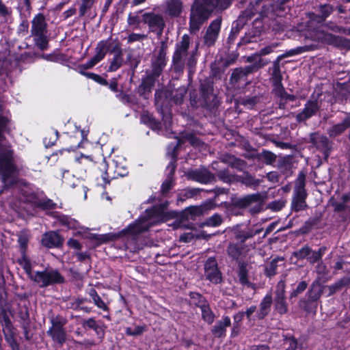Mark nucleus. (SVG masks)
Listing matches in <instances>:
<instances>
[{
  "instance_id": "nucleus-1",
  "label": "nucleus",
  "mask_w": 350,
  "mask_h": 350,
  "mask_svg": "<svg viewBox=\"0 0 350 350\" xmlns=\"http://www.w3.org/2000/svg\"><path fill=\"white\" fill-rule=\"evenodd\" d=\"M109 51H110L111 53H114V56L110 61V65L107 70L109 72L116 71L123 64V55L119 43L117 42L114 45H112L110 40L99 42L95 49V55L85 64H81L79 68L87 70L93 68L104 59Z\"/></svg>"
},
{
  "instance_id": "nucleus-2",
  "label": "nucleus",
  "mask_w": 350,
  "mask_h": 350,
  "mask_svg": "<svg viewBox=\"0 0 350 350\" xmlns=\"http://www.w3.org/2000/svg\"><path fill=\"white\" fill-rule=\"evenodd\" d=\"M232 0H195L191 7L189 29L195 32L208 18L211 11L215 5L226 8Z\"/></svg>"
},
{
  "instance_id": "nucleus-3",
  "label": "nucleus",
  "mask_w": 350,
  "mask_h": 350,
  "mask_svg": "<svg viewBox=\"0 0 350 350\" xmlns=\"http://www.w3.org/2000/svg\"><path fill=\"white\" fill-rule=\"evenodd\" d=\"M14 172L15 167L12 163V151L10 148L0 146V174L5 187L16 183Z\"/></svg>"
},
{
  "instance_id": "nucleus-4",
  "label": "nucleus",
  "mask_w": 350,
  "mask_h": 350,
  "mask_svg": "<svg viewBox=\"0 0 350 350\" xmlns=\"http://www.w3.org/2000/svg\"><path fill=\"white\" fill-rule=\"evenodd\" d=\"M31 280L41 288L62 284L65 281L59 271L52 268H46L42 271H35V274L31 276Z\"/></svg>"
},
{
  "instance_id": "nucleus-5",
  "label": "nucleus",
  "mask_w": 350,
  "mask_h": 350,
  "mask_svg": "<svg viewBox=\"0 0 350 350\" xmlns=\"http://www.w3.org/2000/svg\"><path fill=\"white\" fill-rule=\"evenodd\" d=\"M157 221L154 208L146 210L144 215H142L133 224L129 225L126 230L132 235H137L148 230L151 226L156 225Z\"/></svg>"
},
{
  "instance_id": "nucleus-6",
  "label": "nucleus",
  "mask_w": 350,
  "mask_h": 350,
  "mask_svg": "<svg viewBox=\"0 0 350 350\" xmlns=\"http://www.w3.org/2000/svg\"><path fill=\"white\" fill-rule=\"evenodd\" d=\"M167 44L164 41H162L160 46L155 49L151 63V74L153 77H159L165 67L167 62Z\"/></svg>"
},
{
  "instance_id": "nucleus-7",
  "label": "nucleus",
  "mask_w": 350,
  "mask_h": 350,
  "mask_svg": "<svg viewBox=\"0 0 350 350\" xmlns=\"http://www.w3.org/2000/svg\"><path fill=\"white\" fill-rule=\"evenodd\" d=\"M307 193L305 189V176L300 174L297 180L294 191V196L291 203L292 210L296 212L305 209L307 206L306 198Z\"/></svg>"
},
{
  "instance_id": "nucleus-8",
  "label": "nucleus",
  "mask_w": 350,
  "mask_h": 350,
  "mask_svg": "<svg viewBox=\"0 0 350 350\" xmlns=\"http://www.w3.org/2000/svg\"><path fill=\"white\" fill-rule=\"evenodd\" d=\"M143 22L148 26L150 32L156 33L158 36L163 34L165 22L161 14L154 12H146L142 15Z\"/></svg>"
},
{
  "instance_id": "nucleus-9",
  "label": "nucleus",
  "mask_w": 350,
  "mask_h": 350,
  "mask_svg": "<svg viewBox=\"0 0 350 350\" xmlns=\"http://www.w3.org/2000/svg\"><path fill=\"white\" fill-rule=\"evenodd\" d=\"M190 44V38L188 35L182 36L180 42L176 44V48L174 53L172 62L175 65L183 66L185 64L188 55V49Z\"/></svg>"
},
{
  "instance_id": "nucleus-10",
  "label": "nucleus",
  "mask_w": 350,
  "mask_h": 350,
  "mask_svg": "<svg viewBox=\"0 0 350 350\" xmlns=\"http://www.w3.org/2000/svg\"><path fill=\"white\" fill-rule=\"evenodd\" d=\"M323 291V288L319 282H313L306 295L307 299L299 301L300 307L307 312H311L310 304L317 301L321 297Z\"/></svg>"
},
{
  "instance_id": "nucleus-11",
  "label": "nucleus",
  "mask_w": 350,
  "mask_h": 350,
  "mask_svg": "<svg viewBox=\"0 0 350 350\" xmlns=\"http://www.w3.org/2000/svg\"><path fill=\"white\" fill-rule=\"evenodd\" d=\"M262 202V196L259 193H253L246 195L242 198L237 199L234 202V205L239 208H246L253 204H256L254 207L251 210L252 213L260 211L261 203Z\"/></svg>"
},
{
  "instance_id": "nucleus-12",
  "label": "nucleus",
  "mask_w": 350,
  "mask_h": 350,
  "mask_svg": "<svg viewBox=\"0 0 350 350\" xmlns=\"http://www.w3.org/2000/svg\"><path fill=\"white\" fill-rule=\"evenodd\" d=\"M204 275L207 280L213 284L221 282V273L218 269L217 263L215 258L210 257L204 265Z\"/></svg>"
},
{
  "instance_id": "nucleus-13",
  "label": "nucleus",
  "mask_w": 350,
  "mask_h": 350,
  "mask_svg": "<svg viewBox=\"0 0 350 350\" xmlns=\"http://www.w3.org/2000/svg\"><path fill=\"white\" fill-rule=\"evenodd\" d=\"M192 298L198 299V302L195 304L201 309L202 319L208 325L212 324L215 320V314L210 308L207 301L198 293H193Z\"/></svg>"
},
{
  "instance_id": "nucleus-14",
  "label": "nucleus",
  "mask_w": 350,
  "mask_h": 350,
  "mask_svg": "<svg viewBox=\"0 0 350 350\" xmlns=\"http://www.w3.org/2000/svg\"><path fill=\"white\" fill-rule=\"evenodd\" d=\"M221 23V19L217 18L214 20L207 28L204 36V44L207 46H213L215 44L220 31Z\"/></svg>"
},
{
  "instance_id": "nucleus-15",
  "label": "nucleus",
  "mask_w": 350,
  "mask_h": 350,
  "mask_svg": "<svg viewBox=\"0 0 350 350\" xmlns=\"http://www.w3.org/2000/svg\"><path fill=\"white\" fill-rule=\"evenodd\" d=\"M64 239L56 231H49L42 235V245L47 248L58 247L63 244Z\"/></svg>"
},
{
  "instance_id": "nucleus-16",
  "label": "nucleus",
  "mask_w": 350,
  "mask_h": 350,
  "mask_svg": "<svg viewBox=\"0 0 350 350\" xmlns=\"http://www.w3.org/2000/svg\"><path fill=\"white\" fill-rule=\"evenodd\" d=\"M299 49H292L277 57L275 61L273 62L272 67L271 79L273 82H280L282 80V76L281 75L280 68V62L285 57L293 56L299 53Z\"/></svg>"
},
{
  "instance_id": "nucleus-17",
  "label": "nucleus",
  "mask_w": 350,
  "mask_h": 350,
  "mask_svg": "<svg viewBox=\"0 0 350 350\" xmlns=\"http://www.w3.org/2000/svg\"><path fill=\"white\" fill-rule=\"evenodd\" d=\"M319 39L325 40L332 45L350 50V39L321 32Z\"/></svg>"
},
{
  "instance_id": "nucleus-18",
  "label": "nucleus",
  "mask_w": 350,
  "mask_h": 350,
  "mask_svg": "<svg viewBox=\"0 0 350 350\" xmlns=\"http://www.w3.org/2000/svg\"><path fill=\"white\" fill-rule=\"evenodd\" d=\"M164 13L170 17H178L183 10V3L181 0H166L163 4Z\"/></svg>"
},
{
  "instance_id": "nucleus-19",
  "label": "nucleus",
  "mask_w": 350,
  "mask_h": 350,
  "mask_svg": "<svg viewBox=\"0 0 350 350\" xmlns=\"http://www.w3.org/2000/svg\"><path fill=\"white\" fill-rule=\"evenodd\" d=\"M254 244L239 246L237 244L231 243L228 247L227 252L230 257L234 260H238L245 257L248 252L252 248H254Z\"/></svg>"
},
{
  "instance_id": "nucleus-20",
  "label": "nucleus",
  "mask_w": 350,
  "mask_h": 350,
  "mask_svg": "<svg viewBox=\"0 0 350 350\" xmlns=\"http://www.w3.org/2000/svg\"><path fill=\"white\" fill-rule=\"evenodd\" d=\"M319 107L317 100H308L303 110L296 116V120L300 122L309 119L317 112Z\"/></svg>"
},
{
  "instance_id": "nucleus-21",
  "label": "nucleus",
  "mask_w": 350,
  "mask_h": 350,
  "mask_svg": "<svg viewBox=\"0 0 350 350\" xmlns=\"http://www.w3.org/2000/svg\"><path fill=\"white\" fill-rule=\"evenodd\" d=\"M47 33V23L45 16L42 14H36L31 21V33L33 35H42Z\"/></svg>"
},
{
  "instance_id": "nucleus-22",
  "label": "nucleus",
  "mask_w": 350,
  "mask_h": 350,
  "mask_svg": "<svg viewBox=\"0 0 350 350\" xmlns=\"http://www.w3.org/2000/svg\"><path fill=\"white\" fill-rule=\"evenodd\" d=\"M163 96H166V93H163V92H157L155 94V105L157 106V110L162 114L163 121L166 129H169L171 126L172 122V115L170 112L164 111L162 98Z\"/></svg>"
},
{
  "instance_id": "nucleus-23",
  "label": "nucleus",
  "mask_w": 350,
  "mask_h": 350,
  "mask_svg": "<svg viewBox=\"0 0 350 350\" xmlns=\"http://www.w3.org/2000/svg\"><path fill=\"white\" fill-rule=\"evenodd\" d=\"M285 298L284 286L282 284L278 285L275 297V308L281 314H285L288 311Z\"/></svg>"
},
{
  "instance_id": "nucleus-24",
  "label": "nucleus",
  "mask_w": 350,
  "mask_h": 350,
  "mask_svg": "<svg viewBox=\"0 0 350 350\" xmlns=\"http://www.w3.org/2000/svg\"><path fill=\"white\" fill-rule=\"evenodd\" d=\"M334 10L333 5L327 3L321 4L318 8V13L312 14L310 19L319 23H323L333 13Z\"/></svg>"
},
{
  "instance_id": "nucleus-25",
  "label": "nucleus",
  "mask_w": 350,
  "mask_h": 350,
  "mask_svg": "<svg viewBox=\"0 0 350 350\" xmlns=\"http://www.w3.org/2000/svg\"><path fill=\"white\" fill-rule=\"evenodd\" d=\"M51 323L53 327L49 329L47 333L54 340L62 345L66 341V334L62 327L64 323H57L54 319L51 320Z\"/></svg>"
},
{
  "instance_id": "nucleus-26",
  "label": "nucleus",
  "mask_w": 350,
  "mask_h": 350,
  "mask_svg": "<svg viewBox=\"0 0 350 350\" xmlns=\"http://www.w3.org/2000/svg\"><path fill=\"white\" fill-rule=\"evenodd\" d=\"M231 325V320L229 317L224 316L221 319L218 321L211 329L212 334L216 338H223L226 336V328Z\"/></svg>"
},
{
  "instance_id": "nucleus-27",
  "label": "nucleus",
  "mask_w": 350,
  "mask_h": 350,
  "mask_svg": "<svg viewBox=\"0 0 350 350\" xmlns=\"http://www.w3.org/2000/svg\"><path fill=\"white\" fill-rule=\"evenodd\" d=\"M190 177L198 182L208 183L214 179V176L206 169H199L192 171Z\"/></svg>"
},
{
  "instance_id": "nucleus-28",
  "label": "nucleus",
  "mask_w": 350,
  "mask_h": 350,
  "mask_svg": "<svg viewBox=\"0 0 350 350\" xmlns=\"http://www.w3.org/2000/svg\"><path fill=\"white\" fill-rule=\"evenodd\" d=\"M271 304H272L271 295L267 294L262 299V300L261 301V302L260 304L259 309L256 312V317L258 319H262L266 316H267L270 312Z\"/></svg>"
},
{
  "instance_id": "nucleus-29",
  "label": "nucleus",
  "mask_w": 350,
  "mask_h": 350,
  "mask_svg": "<svg viewBox=\"0 0 350 350\" xmlns=\"http://www.w3.org/2000/svg\"><path fill=\"white\" fill-rule=\"evenodd\" d=\"M324 28H326L328 30H330V31H332L334 32H336V33H340L341 31L343 30V27H340L338 25H336L335 23H334L333 21H328L325 23H324L321 27V29H317L314 35V39L316 40H318V41H320V42H325V43H327L328 44L327 42L325 41V40H320L319 39V36L321 32H324L325 33H329V34H331L332 33H327L326 31H325V30L323 29ZM332 36H334L332 34ZM329 44H331L330 43H329Z\"/></svg>"
},
{
  "instance_id": "nucleus-30",
  "label": "nucleus",
  "mask_w": 350,
  "mask_h": 350,
  "mask_svg": "<svg viewBox=\"0 0 350 350\" xmlns=\"http://www.w3.org/2000/svg\"><path fill=\"white\" fill-rule=\"evenodd\" d=\"M259 232V230H254L251 228L247 227L243 229L236 230L234 231V237L241 243H243L245 241L252 238Z\"/></svg>"
},
{
  "instance_id": "nucleus-31",
  "label": "nucleus",
  "mask_w": 350,
  "mask_h": 350,
  "mask_svg": "<svg viewBox=\"0 0 350 350\" xmlns=\"http://www.w3.org/2000/svg\"><path fill=\"white\" fill-rule=\"evenodd\" d=\"M176 147L174 148V150H176ZM175 150H174V152L172 153V160L171 161L170 165L167 166V169L169 170V175L167 176V179L162 184L161 186V191L162 192L167 193L172 187V176L174 174V170H175V165L174 163L176 162L175 157L176 154L174 152Z\"/></svg>"
},
{
  "instance_id": "nucleus-32",
  "label": "nucleus",
  "mask_w": 350,
  "mask_h": 350,
  "mask_svg": "<svg viewBox=\"0 0 350 350\" xmlns=\"http://www.w3.org/2000/svg\"><path fill=\"white\" fill-rule=\"evenodd\" d=\"M252 66H245L244 68H236L233 70L230 77V83L235 84L239 81L244 79L245 77L252 72Z\"/></svg>"
},
{
  "instance_id": "nucleus-33",
  "label": "nucleus",
  "mask_w": 350,
  "mask_h": 350,
  "mask_svg": "<svg viewBox=\"0 0 350 350\" xmlns=\"http://www.w3.org/2000/svg\"><path fill=\"white\" fill-rule=\"evenodd\" d=\"M310 140L318 149H321L325 152L328 150L329 140L326 137L312 133L310 135Z\"/></svg>"
},
{
  "instance_id": "nucleus-34",
  "label": "nucleus",
  "mask_w": 350,
  "mask_h": 350,
  "mask_svg": "<svg viewBox=\"0 0 350 350\" xmlns=\"http://www.w3.org/2000/svg\"><path fill=\"white\" fill-rule=\"evenodd\" d=\"M247 267V265L244 262L239 264L238 271L239 281L243 286L254 288V285L249 281L247 275L248 269Z\"/></svg>"
},
{
  "instance_id": "nucleus-35",
  "label": "nucleus",
  "mask_w": 350,
  "mask_h": 350,
  "mask_svg": "<svg viewBox=\"0 0 350 350\" xmlns=\"http://www.w3.org/2000/svg\"><path fill=\"white\" fill-rule=\"evenodd\" d=\"M350 127V118H346L341 123L334 125L328 130L330 137H336Z\"/></svg>"
},
{
  "instance_id": "nucleus-36",
  "label": "nucleus",
  "mask_w": 350,
  "mask_h": 350,
  "mask_svg": "<svg viewBox=\"0 0 350 350\" xmlns=\"http://www.w3.org/2000/svg\"><path fill=\"white\" fill-rule=\"evenodd\" d=\"M158 77H153L152 74H150L146 79H144L139 86V92L141 94H146L151 92L152 88L154 86V81Z\"/></svg>"
},
{
  "instance_id": "nucleus-37",
  "label": "nucleus",
  "mask_w": 350,
  "mask_h": 350,
  "mask_svg": "<svg viewBox=\"0 0 350 350\" xmlns=\"http://www.w3.org/2000/svg\"><path fill=\"white\" fill-rule=\"evenodd\" d=\"M21 257L18 259V262L25 271L26 273L31 279V276L35 274V271L31 270V263L30 260L27 258L26 252L21 253Z\"/></svg>"
},
{
  "instance_id": "nucleus-38",
  "label": "nucleus",
  "mask_w": 350,
  "mask_h": 350,
  "mask_svg": "<svg viewBox=\"0 0 350 350\" xmlns=\"http://www.w3.org/2000/svg\"><path fill=\"white\" fill-rule=\"evenodd\" d=\"M240 182L251 189H256L261 183V180L256 179L250 174H245L240 178Z\"/></svg>"
},
{
  "instance_id": "nucleus-39",
  "label": "nucleus",
  "mask_w": 350,
  "mask_h": 350,
  "mask_svg": "<svg viewBox=\"0 0 350 350\" xmlns=\"http://www.w3.org/2000/svg\"><path fill=\"white\" fill-rule=\"evenodd\" d=\"M18 243L20 246L21 253L26 252L27 244L29 241L30 235L25 230L21 231L18 234Z\"/></svg>"
},
{
  "instance_id": "nucleus-40",
  "label": "nucleus",
  "mask_w": 350,
  "mask_h": 350,
  "mask_svg": "<svg viewBox=\"0 0 350 350\" xmlns=\"http://www.w3.org/2000/svg\"><path fill=\"white\" fill-rule=\"evenodd\" d=\"M141 122L148 124L152 129H159L161 128V124L157 122L152 116L148 113H144L141 116Z\"/></svg>"
},
{
  "instance_id": "nucleus-41",
  "label": "nucleus",
  "mask_w": 350,
  "mask_h": 350,
  "mask_svg": "<svg viewBox=\"0 0 350 350\" xmlns=\"http://www.w3.org/2000/svg\"><path fill=\"white\" fill-rule=\"evenodd\" d=\"M89 295L93 300L94 304L98 308L103 310H108V307L106 304L102 300L100 297L98 295L94 289H91L89 292Z\"/></svg>"
},
{
  "instance_id": "nucleus-42",
  "label": "nucleus",
  "mask_w": 350,
  "mask_h": 350,
  "mask_svg": "<svg viewBox=\"0 0 350 350\" xmlns=\"http://www.w3.org/2000/svg\"><path fill=\"white\" fill-rule=\"evenodd\" d=\"M350 284V279L348 278H343L333 285L327 286L329 289V295L334 294L338 291L341 287Z\"/></svg>"
},
{
  "instance_id": "nucleus-43",
  "label": "nucleus",
  "mask_w": 350,
  "mask_h": 350,
  "mask_svg": "<svg viewBox=\"0 0 350 350\" xmlns=\"http://www.w3.org/2000/svg\"><path fill=\"white\" fill-rule=\"evenodd\" d=\"M283 258H278L272 260L265 267V273L267 276L271 277L276 274L278 269V262L282 261Z\"/></svg>"
},
{
  "instance_id": "nucleus-44",
  "label": "nucleus",
  "mask_w": 350,
  "mask_h": 350,
  "mask_svg": "<svg viewBox=\"0 0 350 350\" xmlns=\"http://www.w3.org/2000/svg\"><path fill=\"white\" fill-rule=\"evenodd\" d=\"M34 41L36 44L41 49L45 50L48 46V40L46 33H42V35H33Z\"/></svg>"
},
{
  "instance_id": "nucleus-45",
  "label": "nucleus",
  "mask_w": 350,
  "mask_h": 350,
  "mask_svg": "<svg viewBox=\"0 0 350 350\" xmlns=\"http://www.w3.org/2000/svg\"><path fill=\"white\" fill-rule=\"evenodd\" d=\"M59 221L69 228L77 229L79 227V222L77 220L66 215L61 216Z\"/></svg>"
},
{
  "instance_id": "nucleus-46",
  "label": "nucleus",
  "mask_w": 350,
  "mask_h": 350,
  "mask_svg": "<svg viewBox=\"0 0 350 350\" xmlns=\"http://www.w3.org/2000/svg\"><path fill=\"white\" fill-rule=\"evenodd\" d=\"M259 35H257L256 31L252 30L241 38L240 44H246L248 43L256 42L258 41Z\"/></svg>"
},
{
  "instance_id": "nucleus-47",
  "label": "nucleus",
  "mask_w": 350,
  "mask_h": 350,
  "mask_svg": "<svg viewBox=\"0 0 350 350\" xmlns=\"http://www.w3.org/2000/svg\"><path fill=\"white\" fill-rule=\"evenodd\" d=\"M325 247H321L319 249L318 251H312L311 250V253L308 257V260L313 264L316 262H317L319 260H320L323 254H325Z\"/></svg>"
},
{
  "instance_id": "nucleus-48",
  "label": "nucleus",
  "mask_w": 350,
  "mask_h": 350,
  "mask_svg": "<svg viewBox=\"0 0 350 350\" xmlns=\"http://www.w3.org/2000/svg\"><path fill=\"white\" fill-rule=\"evenodd\" d=\"M35 204L38 207L42 208L43 209L53 208L55 205V203H53V201L49 199L38 200L35 202Z\"/></svg>"
},
{
  "instance_id": "nucleus-49",
  "label": "nucleus",
  "mask_w": 350,
  "mask_h": 350,
  "mask_svg": "<svg viewBox=\"0 0 350 350\" xmlns=\"http://www.w3.org/2000/svg\"><path fill=\"white\" fill-rule=\"evenodd\" d=\"M187 93V90L185 88H180L176 91L175 94L173 96L174 101L177 105H180L183 98Z\"/></svg>"
},
{
  "instance_id": "nucleus-50",
  "label": "nucleus",
  "mask_w": 350,
  "mask_h": 350,
  "mask_svg": "<svg viewBox=\"0 0 350 350\" xmlns=\"http://www.w3.org/2000/svg\"><path fill=\"white\" fill-rule=\"evenodd\" d=\"M222 222L221 217L218 214H215L209 217L206 221V225L211 227H216L219 226Z\"/></svg>"
},
{
  "instance_id": "nucleus-51",
  "label": "nucleus",
  "mask_w": 350,
  "mask_h": 350,
  "mask_svg": "<svg viewBox=\"0 0 350 350\" xmlns=\"http://www.w3.org/2000/svg\"><path fill=\"white\" fill-rule=\"evenodd\" d=\"M286 204V200H278L270 202L268 204V208L273 211H280Z\"/></svg>"
},
{
  "instance_id": "nucleus-52",
  "label": "nucleus",
  "mask_w": 350,
  "mask_h": 350,
  "mask_svg": "<svg viewBox=\"0 0 350 350\" xmlns=\"http://www.w3.org/2000/svg\"><path fill=\"white\" fill-rule=\"evenodd\" d=\"M310 253H311V249L308 246H305V247H302L301 249H300L299 250L295 252L294 255H295V256H296L297 258H299L308 259V257L310 254Z\"/></svg>"
},
{
  "instance_id": "nucleus-53",
  "label": "nucleus",
  "mask_w": 350,
  "mask_h": 350,
  "mask_svg": "<svg viewBox=\"0 0 350 350\" xmlns=\"http://www.w3.org/2000/svg\"><path fill=\"white\" fill-rule=\"evenodd\" d=\"M144 330L145 326H135L134 327H127L126 333L129 336H139L141 335Z\"/></svg>"
},
{
  "instance_id": "nucleus-54",
  "label": "nucleus",
  "mask_w": 350,
  "mask_h": 350,
  "mask_svg": "<svg viewBox=\"0 0 350 350\" xmlns=\"http://www.w3.org/2000/svg\"><path fill=\"white\" fill-rule=\"evenodd\" d=\"M262 157L265 163L267 165H271L276 160V156L269 151H264L262 153Z\"/></svg>"
},
{
  "instance_id": "nucleus-55",
  "label": "nucleus",
  "mask_w": 350,
  "mask_h": 350,
  "mask_svg": "<svg viewBox=\"0 0 350 350\" xmlns=\"http://www.w3.org/2000/svg\"><path fill=\"white\" fill-rule=\"evenodd\" d=\"M58 137V133L57 131H52L51 133H49V139L46 136L44 139V143L46 146H53Z\"/></svg>"
},
{
  "instance_id": "nucleus-56",
  "label": "nucleus",
  "mask_w": 350,
  "mask_h": 350,
  "mask_svg": "<svg viewBox=\"0 0 350 350\" xmlns=\"http://www.w3.org/2000/svg\"><path fill=\"white\" fill-rule=\"evenodd\" d=\"M147 38V36L142 33H132L128 36V43L142 42Z\"/></svg>"
},
{
  "instance_id": "nucleus-57",
  "label": "nucleus",
  "mask_w": 350,
  "mask_h": 350,
  "mask_svg": "<svg viewBox=\"0 0 350 350\" xmlns=\"http://www.w3.org/2000/svg\"><path fill=\"white\" fill-rule=\"evenodd\" d=\"M307 286H308V284L305 281H301L300 282L297 288L293 290L291 294V297H297L299 294L301 293L304 291L306 290V288H307Z\"/></svg>"
},
{
  "instance_id": "nucleus-58",
  "label": "nucleus",
  "mask_w": 350,
  "mask_h": 350,
  "mask_svg": "<svg viewBox=\"0 0 350 350\" xmlns=\"http://www.w3.org/2000/svg\"><path fill=\"white\" fill-rule=\"evenodd\" d=\"M273 83V92H274V94L279 97H281L282 95H285V89L282 84V81Z\"/></svg>"
},
{
  "instance_id": "nucleus-59",
  "label": "nucleus",
  "mask_w": 350,
  "mask_h": 350,
  "mask_svg": "<svg viewBox=\"0 0 350 350\" xmlns=\"http://www.w3.org/2000/svg\"><path fill=\"white\" fill-rule=\"evenodd\" d=\"M278 44H277V43H273L269 46H267L262 48V49H260V51L259 52V55H268V54L272 53L274 51V49L276 47H278Z\"/></svg>"
},
{
  "instance_id": "nucleus-60",
  "label": "nucleus",
  "mask_w": 350,
  "mask_h": 350,
  "mask_svg": "<svg viewBox=\"0 0 350 350\" xmlns=\"http://www.w3.org/2000/svg\"><path fill=\"white\" fill-rule=\"evenodd\" d=\"M94 0H83V3L80 7V12L83 15L85 12L90 9L94 3Z\"/></svg>"
},
{
  "instance_id": "nucleus-61",
  "label": "nucleus",
  "mask_w": 350,
  "mask_h": 350,
  "mask_svg": "<svg viewBox=\"0 0 350 350\" xmlns=\"http://www.w3.org/2000/svg\"><path fill=\"white\" fill-rule=\"evenodd\" d=\"M12 13L11 8L6 7L1 1H0V15L3 17L9 16Z\"/></svg>"
},
{
  "instance_id": "nucleus-62",
  "label": "nucleus",
  "mask_w": 350,
  "mask_h": 350,
  "mask_svg": "<svg viewBox=\"0 0 350 350\" xmlns=\"http://www.w3.org/2000/svg\"><path fill=\"white\" fill-rule=\"evenodd\" d=\"M84 325L89 328L96 330L98 327L96 321L93 318H90L85 321Z\"/></svg>"
},
{
  "instance_id": "nucleus-63",
  "label": "nucleus",
  "mask_w": 350,
  "mask_h": 350,
  "mask_svg": "<svg viewBox=\"0 0 350 350\" xmlns=\"http://www.w3.org/2000/svg\"><path fill=\"white\" fill-rule=\"evenodd\" d=\"M68 245L71 247L76 250H81V245L80 243L74 239H70L67 242Z\"/></svg>"
},
{
  "instance_id": "nucleus-64",
  "label": "nucleus",
  "mask_w": 350,
  "mask_h": 350,
  "mask_svg": "<svg viewBox=\"0 0 350 350\" xmlns=\"http://www.w3.org/2000/svg\"><path fill=\"white\" fill-rule=\"evenodd\" d=\"M243 317H244L243 312H239L237 314H235L233 317L234 324L237 325V327H239V323L242 321Z\"/></svg>"
}]
</instances>
